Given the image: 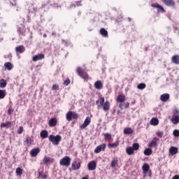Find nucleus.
I'll return each mask as SVG.
<instances>
[{"label": "nucleus", "instance_id": "obj_1", "mask_svg": "<svg viewBox=\"0 0 179 179\" xmlns=\"http://www.w3.org/2000/svg\"><path fill=\"white\" fill-rule=\"evenodd\" d=\"M79 118V114L74 111H69L66 114V119L67 121H72L73 120H78Z\"/></svg>", "mask_w": 179, "mask_h": 179}, {"label": "nucleus", "instance_id": "obj_2", "mask_svg": "<svg viewBox=\"0 0 179 179\" xmlns=\"http://www.w3.org/2000/svg\"><path fill=\"white\" fill-rule=\"evenodd\" d=\"M49 141L50 142H52V145H59V142L62 141V137H61L59 135H50Z\"/></svg>", "mask_w": 179, "mask_h": 179}, {"label": "nucleus", "instance_id": "obj_3", "mask_svg": "<svg viewBox=\"0 0 179 179\" xmlns=\"http://www.w3.org/2000/svg\"><path fill=\"white\" fill-rule=\"evenodd\" d=\"M76 73H78V76L81 77L83 79H85V80H87V79H89V74H87L86 71H84L81 67H78L76 69Z\"/></svg>", "mask_w": 179, "mask_h": 179}, {"label": "nucleus", "instance_id": "obj_4", "mask_svg": "<svg viewBox=\"0 0 179 179\" xmlns=\"http://www.w3.org/2000/svg\"><path fill=\"white\" fill-rule=\"evenodd\" d=\"M60 166H65L66 167H69L71 165V158L70 157H63L59 161Z\"/></svg>", "mask_w": 179, "mask_h": 179}, {"label": "nucleus", "instance_id": "obj_5", "mask_svg": "<svg viewBox=\"0 0 179 179\" xmlns=\"http://www.w3.org/2000/svg\"><path fill=\"white\" fill-rule=\"evenodd\" d=\"M164 5L169 6L170 8H176V2L174 0H161Z\"/></svg>", "mask_w": 179, "mask_h": 179}, {"label": "nucleus", "instance_id": "obj_6", "mask_svg": "<svg viewBox=\"0 0 179 179\" xmlns=\"http://www.w3.org/2000/svg\"><path fill=\"white\" fill-rule=\"evenodd\" d=\"M96 167H97V162H96V161H92L87 164V169L90 171H93L96 170Z\"/></svg>", "mask_w": 179, "mask_h": 179}, {"label": "nucleus", "instance_id": "obj_7", "mask_svg": "<svg viewBox=\"0 0 179 179\" xmlns=\"http://www.w3.org/2000/svg\"><path fill=\"white\" fill-rule=\"evenodd\" d=\"M90 122H92V120H90V117L87 116L85 118L83 124L80 127V129H85V128H86L88 125H90Z\"/></svg>", "mask_w": 179, "mask_h": 179}, {"label": "nucleus", "instance_id": "obj_8", "mask_svg": "<svg viewBox=\"0 0 179 179\" xmlns=\"http://www.w3.org/2000/svg\"><path fill=\"white\" fill-rule=\"evenodd\" d=\"M45 58V55L44 54H38L32 57V61L34 62H37V61H41V59H44Z\"/></svg>", "mask_w": 179, "mask_h": 179}, {"label": "nucleus", "instance_id": "obj_9", "mask_svg": "<svg viewBox=\"0 0 179 179\" xmlns=\"http://www.w3.org/2000/svg\"><path fill=\"white\" fill-rule=\"evenodd\" d=\"M151 6H152V8H157V12H162V13L166 12V10H164V8H163V6L159 5V3H157L151 4Z\"/></svg>", "mask_w": 179, "mask_h": 179}, {"label": "nucleus", "instance_id": "obj_10", "mask_svg": "<svg viewBox=\"0 0 179 179\" xmlns=\"http://www.w3.org/2000/svg\"><path fill=\"white\" fill-rule=\"evenodd\" d=\"M34 142V140L33 139V136H27L26 139L24 140V143L27 145V146H31Z\"/></svg>", "mask_w": 179, "mask_h": 179}, {"label": "nucleus", "instance_id": "obj_11", "mask_svg": "<svg viewBox=\"0 0 179 179\" xmlns=\"http://www.w3.org/2000/svg\"><path fill=\"white\" fill-rule=\"evenodd\" d=\"M169 99H170V94H169L167 93L163 94L160 96V100H161V101H163L164 103L169 101Z\"/></svg>", "mask_w": 179, "mask_h": 179}, {"label": "nucleus", "instance_id": "obj_12", "mask_svg": "<svg viewBox=\"0 0 179 179\" xmlns=\"http://www.w3.org/2000/svg\"><path fill=\"white\" fill-rule=\"evenodd\" d=\"M106 143H103L101 144L100 145H98L94 150L95 153H100L101 150H104V149H106Z\"/></svg>", "mask_w": 179, "mask_h": 179}, {"label": "nucleus", "instance_id": "obj_13", "mask_svg": "<svg viewBox=\"0 0 179 179\" xmlns=\"http://www.w3.org/2000/svg\"><path fill=\"white\" fill-rule=\"evenodd\" d=\"M15 51L16 52H18L19 54H23V52H24V51H26V48H24V46L23 45L17 46L15 48Z\"/></svg>", "mask_w": 179, "mask_h": 179}, {"label": "nucleus", "instance_id": "obj_14", "mask_svg": "<svg viewBox=\"0 0 179 179\" xmlns=\"http://www.w3.org/2000/svg\"><path fill=\"white\" fill-rule=\"evenodd\" d=\"M110 101H106V102H103L101 107L103 110V111H108L110 110Z\"/></svg>", "mask_w": 179, "mask_h": 179}, {"label": "nucleus", "instance_id": "obj_15", "mask_svg": "<svg viewBox=\"0 0 179 179\" xmlns=\"http://www.w3.org/2000/svg\"><path fill=\"white\" fill-rule=\"evenodd\" d=\"M94 86L97 90H101L103 89V83L101 80H97L94 83Z\"/></svg>", "mask_w": 179, "mask_h": 179}, {"label": "nucleus", "instance_id": "obj_16", "mask_svg": "<svg viewBox=\"0 0 179 179\" xmlns=\"http://www.w3.org/2000/svg\"><path fill=\"white\" fill-rule=\"evenodd\" d=\"M157 141H159V138L155 137L153 141L149 143L148 146L149 148H156L157 146Z\"/></svg>", "mask_w": 179, "mask_h": 179}, {"label": "nucleus", "instance_id": "obj_17", "mask_svg": "<svg viewBox=\"0 0 179 179\" xmlns=\"http://www.w3.org/2000/svg\"><path fill=\"white\" fill-rule=\"evenodd\" d=\"M105 101V99L103 96H99V99L96 101V104L98 107H101L103 103Z\"/></svg>", "mask_w": 179, "mask_h": 179}, {"label": "nucleus", "instance_id": "obj_18", "mask_svg": "<svg viewBox=\"0 0 179 179\" xmlns=\"http://www.w3.org/2000/svg\"><path fill=\"white\" fill-rule=\"evenodd\" d=\"M72 170H79L80 169V162H73L71 165Z\"/></svg>", "mask_w": 179, "mask_h": 179}, {"label": "nucleus", "instance_id": "obj_19", "mask_svg": "<svg viewBox=\"0 0 179 179\" xmlns=\"http://www.w3.org/2000/svg\"><path fill=\"white\" fill-rule=\"evenodd\" d=\"M123 134H124V135H132V134H134V129L131 127L124 128Z\"/></svg>", "mask_w": 179, "mask_h": 179}, {"label": "nucleus", "instance_id": "obj_20", "mask_svg": "<svg viewBox=\"0 0 179 179\" xmlns=\"http://www.w3.org/2000/svg\"><path fill=\"white\" fill-rule=\"evenodd\" d=\"M38 153H40V148H34L30 152V155L32 157H36Z\"/></svg>", "mask_w": 179, "mask_h": 179}, {"label": "nucleus", "instance_id": "obj_21", "mask_svg": "<svg viewBox=\"0 0 179 179\" xmlns=\"http://www.w3.org/2000/svg\"><path fill=\"white\" fill-rule=\"evenodd\" d=\"M58 121L57 118L52 117L49 120L48 125L49 127H55L57 124Z\"/></svg>", "mask_w": 179, "mask_h": 179}, {"label": "nucleus", "instance_id": "obj_22", "mask_svg": "<svg viewBox=\"0 0 179 179\" xmlns=\"http://www.w3.org/2000/svg\"><path fill=\"white\" fill-rule=\"evenodd\" d=\"M171 61H172L173 64H175L176 65H178L179 64V55H176L173 56L171 58Z\"/></svg>", "mask_w": 179, "mask_h": 179}, {"label": "nucleus", "instance_id": "obj_23", "mask_svg": "<svg viewBox=\"0 0 179 179\" xmlns=\"http://www.w3.org/2000/svg\"><path fill=\"white\" fill-rule=\"evenodd\" d=\"M171 122L174 125H177V124H179V115H173Z\"/></svg>", "mask_w": 179, "mask_h": 179}, {"label": "nucleus", "instance_id": "obj_24", "mask_svg": "<svg viewBox=\"0 0 179 179\" xmlns=\"http://www.w3.org/2000/svg\"><path fill=\"white\" fill-rule=\"evenodd\" d=\"M40 136L42 139H45L48 136V131L47 130H42L40 133Z\"/></svg>", "mask_w": 179, "mask_h": 179}, {"label": "nucleus", "instance_id": "obj_25", "mask_svg": "<svg viewBox=\"0 0 179 179\" xmlns=\"http://www.w3.org/2000/svg\"><path fill=\"white\" fill-rule=\"evenodd\" d=\"M126 98L123 94H120L117 96V103H124V101H125Z\"/></svg>", "mask_w": 179, "mask_h": 179}, {"label": "nucleus", "instance_id": "obj_26", "mask_svg": "<svg viewBox=\"0 0 179 179\" xmlns=\"http://www.w3.org/2000/svg\"><path fill=\"white\" fill-rule=\"evenodd\" d=\"M119 145H120V142L116 141L115 143H108V147L109 148L114 149V148H117V146H119Z\"/></svg>", "mask_w": 179, "mask_h": 179}, {"label": "nucleus", "instance_id": "obj_27", "mask_svg": "<svg viewBox=\"0 0 179 179\" xmlns=\"http://www.w3.org/2000/svg\"><path fill=\"white\" fill-rule=\"evenodd\" d=\"M100 33H101V36H103V37H108V31H107V30H106V29L101 28L100 29Z\"/></svg>", "mask_w": 179, "mask_h": 179}, {"label": "nucleus", "instance_id": "obj_28", "mask_svg": "<svg viewBox=\"0 0 179 179\" xmlns=\"http://www.w3.org/2000/svg\"><path fill=\"white\" fill-rule=\"evenodd\" d=\"M103 136H104V140L108 141V142H110V141H111V134H109V133H104L103 134Z\"/></svg>", "mask_w": 179, "mask_h": 179}, {"label": "nucleus", "instance_id": "obj_29", "mask_svg": "<svg viewBox=\"0 0 179 179\" xmlns=\"http://www.w3.org/2000/svg\"><path fill=\"white\" fill-rule=\"evenodd\" d=\"M169 152L171 155H176V153L178 152V148L176 147H171Z\"/></svg>", "mask_w": 179, "mask_h": 179}, {"label": "nucleus", "instance_id": "obj_30", "mask_svg": "<svg viewBox=\"0 0 179 179\" xmlns=\"http://www.w3.org/2000/svg\"><path fill=\"white\" fill-rule=\"evenodd\" d=\"M4 67L6 69H8V71H12V68H13V66H12V63L10 62H6L4 64Z\"/></svg>", "mask_w": 179, "mask_h": 179}, {"label": "nucleus", "instance_id": "obj_31", "mask_svg": "<svg viewBox=\"0 0 179 179\" xmlns=\"http://www.w3.org/2000/svg\"><path fill=\"white\" fill-rule=\"evenodd\" d=\"M150 124L151 125H159V119L156 118V117H153L150 120Z\"/></svg>", "mask_w": 179, "mask_h": 179}, {"label": "nucleus", "instance_id": "obj_32", "mask_svg": "<svg viewBox=\"0 0 179 179\" xmlns=\"http://www.w3.org/2000/svg\"><path fill=\"white\" fill-rule=\"evenodd\" d=\"M12 125V122H7L6 123H1V128H9Z\"/></svg>", "mask_w": 179, "mask_h": 179}, {"label": "nucleus", "instance_id": "obj_33", "mask_svg": "<svg viewBox=\"0 0 179 179\" xmlns=\"http://www.w3.org/2000/svg\"><path fill=\"white\" fill-rule=\"evenodd\" d=\"M150 169V166H149V164H144L143 165L142 169H143V173H148V171H149Z\"/></svg>", "mask_w": 179, "mask_h": 179}, {"label": "nucleus", "instance_id": "obj_34", "mask_svg": "<svg viewBox=\"0 0 179 179\" xmlns=\"http://www.w3.org/2000/svg\"><path fill=\"white\" fill-rule=\"evenodd\" d=\"M4 97H6V90H0V100L3 99Z\"/></svg>", "mask_w": 179, "mask_h": 179}, {"label": "nucleus", "instance_id": "obj_35", "mask_svg": "<svg viewBox=\"0 0 179 179\" xmlns=\"http://www.w3.org/2000/svg\"><path fill=\"white\" fill-rule=\"evenodd\" d=\"M119 107H120V108H121V110H123L124 107V108H128V107H129V103L126 102L124 103H120Z\"/></svg>", "mask_w": 179, "mask_h": 179}, {"label": "nucleus", "instance_id": "obj_36", "mask_svg": "<svg viewBox=\"0 0 179 179\" xmlns=\"http://www.w3.org/2000/svg\"><path fill=\"white\" fill-rule=\"evenodd\" d=\"M117 166H118V160L113 159L110 163V167L114 169L115 167H117Z\"/></svg>", "mask_w": 179, "mask_h": 179}, {"label": "nucleus", "instance_id": "obj_37", "mask_svg": "<svg viewBox=\"0 0 179 179\" xmlns=\"http://www.w3.org/2000/svg\"><path fill=\"white\" fill-rule=\"evenodd\" d=\"M76 6H82V1H76V3H73L70 6V8H76Z\"/></svg>", "mask_w": 179, "mask_h": 179}, {"label": "nucleus", "instance_id": "obj_38", "mask_svg": "<svg viewBox=\"0 0 179 179\" xmlns=\"http://www.w3.org/2000/svg\"><path fill=\"white\" fill-rule=\"evenodd\" d=\"M6 85H7L6 80L3 79H1L0 80V87H1V89H3V87H6Z\"/></svg>", "mask_w": 179, "mask_h": 179}, {"label": "nucleus", "instance_id": "obj_39", "mask_svg": "<svg viewBox=\"0 0 179 179\" xmlns=\"http://www.w3.org/2000/svg\"><path fill=\"white\" fill-rule=\"evenodd\" d=\"M146 87V84L145 83H140L137 86V89H139V90H143Z\"/></svg>", "mask_w": 179, "mask_h": 179}, {"label": "nucleus", "instance_id": "obj_40", "mask_svg": "<svg viewBox=\"0 0 179 179\" xmlns=\"http://www.w3.org/2000/svg\"><path fill=\"white\" fill-rule=\"evenodd\" d=\"M151 154H152V149L147 148L144 150V155H145V156H150Z\"/></svg>", "mask_w": 179, "mask_h": 179}, {"label": "nucleus", "instance_id": "obj_41", "mask_svg": "<svg viewBox=\"0 0 179 179\" xmlns=\"http://www.w3.org/2000/svg\"><path fill=\"white\" fill-rule=\"evenodd\" d=\"M126 152H127V155H133L134 154V148H132L131 147H129L128 148H127Z\"/></svg>", "mask_w": 179, "mask_h": 179}, {"label": "nucleus", "instance_id": "obj_42", "mask_svg": "<svg viewBox=\"0 0 179 179\" xmlns=\"http://www.w3.org/2000/svg\"><path fill=\"white\" fill-rule=\"evenodd\" d=\"M15 173L17 176H22V174H23V170L20 168H17Z\"/></svg>", "mask_w": 179, "mask_h": 179}, {"label": "nucleus", "instance_id": "obj_43", "mask_svg": "<svg viewBox=\"0 0 179 179\" xmlns=\"http://www.w3.org/2000/svg\"><path fill=\"white\" fill-rule=\"evenodd\" d=\"M132 149H133L134 150H138V149H139V143H134L133 144Z\"/></svg>", "mask_w": 179, "mask_h": 179}, {"label": "nucleus", "instance_id": "obj_44", "mask_svg": "<svg viewBox=\"0 0 179 179\" xmlns=\"http://www.w3.org/2000/svg\"><path fill=\"white\" fill-rule=\"evenodd\" d=\"M70 84H71V80H69V78H67L64 81V86H68Z\"/></svg>", "mask_w": 179, "mask_h": 179}, {"label": "nucleus", "instance_id": "obj_45", "mask_svg": "<svg viewBox=\"0 0 179 179\" xmlns=\"http://www.w3.org/2000/svg\"><path fill=\"white\" fill-rule=\"evenodd\" d=\"M43 163L45 164H48V163H49V162H50V157H45L43 160Z\"/></svg>", "mask_w": 179, "mask_h": 179}, {"label": "nucleus", "instance_id": "obj_46", "mask_svg": "<svg viewBox=\"0 0 179 179\" xmlns=\"http://www.w3.org/2000/svg\"><path fill=\"white\" fill-rule=\"evenodd\" d=\"M38 176L41 177L42 178L46 179L47 178V175L43 174V173L38 171Z\"/></svg>", "mask_w": 179, "mask_h": 179}, {"label": "nucleus", "instance_id": "obj_47", "mask_svg": "<svg viewBox=\"0 0 179 179\" xmlns=\"http://www.w3.org/2000/svg\"><path fill=\"white\" fill-rule=\"evenodd\" d=\"M59 89V86L57 85H53L52 87V90H58Z\"/></svg>", "mask_w": 179, "mask_h": 179}, {"label": "nucleus", "instance_id": "obj_48", "mask_svg": "<svg viewBox=\"0 0 179 179\" xmlns=\"http://www.w3.org/2000/svg\"><path fill=\"white\" fill-rule=\"evenodd\" d=\"M17 134H19V135L23 134V127H20L19 129L17 130Z\"/></svg>", "mask_w": 179, "mask_h": 179}, {"label": "nucleus", "instance_id": "obj_49", "mask_svg": "<svg viewBox=\"0 0 179 179\" xmlns=\"http://www.w3.org/2000/svg\"><path fill=\"white\" fill-rule=\"evenodd\" d=\"M173 135L175 136H176L177 138H178V136H179V130L175 129L173 131Z\"/></svg>", "mask_w": 179, "mask_h": 179}, {"label": "nucleus", "instance_id": "obj_50", "mask_svg": "<svg viewBox=\"0 0 179 179\" xmlns=\"http://www.w3.org/2000/svg\"><path fill=\"white\" fill-rule=\"evenodd\" d=\"M17 33L20 34V36H24V34H23V33H22V28L19 27L17 29Z\"/></svg>", "mask_w": 179, "mask_h": 179}, {"label": "nucleus", "instance_id": "obj_51", "mask_svg": "<svg viewBox=\"0 0 179 179\" xmlns=\"http://www.w3.org/2000/svg\"><path fill=\"white\" fill-rule=\"evenodd\" d=\"M145 176H148V177H152V171H148L146 173H144Z\"/></svg>", "mask_w": 179, "mask_h": 179}, {"label": "nucleus", "instance_id": "obj_52", "mask_svg": "<svg viewBox=\"0 0 179 179\" xmlns=\"http://www.w3.org/2000/svg\"><path fill=\"white\" fill-rule=\"evenodd\" d=\"M178 114H179L178 110L175 109V110L173 111V115H179Z\"/></svg>", "mask_w": 179, "mask_h": 179}, {"label": "nucleus", "instance_id": "obj_53", "mask_svg": "<svg viewBox=\"0 0 179 179\" xmlns=\"http://www.w3.org/2000/svg\"><path fill=\"white\" fill-rule=\"evenodd\" d=\"M157 136L159 138H163V132H162V131L157 132Z\"/></svg>", "mask_w": 179, "mask_h": 179}, {"label": "nucleus", "instance_id": "obj_54", "mask_svg": "<svg viewBox=\"0 0 179 179\" xmlns=\"http://www.w3.org/2000/svg\"><path fill=\"white\" fill-rule=\"evenodd\" d=\"M13 113V109L9 108V109L8 110V115H12Z\"/></svg>", "mask_w": 179, "mask_h": 179}, {"label": "nucleus", "instance_id": "obj_55", "mask_svg": "<svg viewBox=\"0 0 179 179\" xmlns=\"http://www.w3.org/2000/svg\"><path fill=\"white\" fill-rule=\"evenodd\" d=\"M172 179H179V175H175Z\"/></svg>", "mask_w": 179, "mask_h": 179}, {"label": "nucleus", "instance_id": "obj_56", "mask_svg": "<svg viewBox=\"0 0 179 179\" xmlns=\"http://www.w3.org/2000/svg\"><path fill=\"white\" fill-rule=\"evenodd\" d=\"M81 179H89V176H85V177H84V178H83Z\"/></svg>", "mask_w": 179, "mask_h": 179}, {"label": "nucleus", "instance_id": "obj_57", "mask_svg": "<svg viewBox=\"0 0 179 179\" xmlns=\"http://www.w3.org/2000/svg\"><path fill=\"white\" fill-rule=\"evenodd\" d=\"M43 37L45 38V37H47V35H46V34H43Z\"/></svg>", "mask_w": 179, "mask_h": 179}, {"label": "nucleus", "instance_id": "obj_58", "mask_svg": "<svg viewBox=\"0 0 179 179\" xmlns=\"http://www.w3.org/2000/svg\"><path fill=\"white\" fill-rule=\"evenodd\" d=\"M52 36H55V33H52Z\"/></svg>", "mask_w": 179, "mask_h": 179}, {"label": "nucleus", "instance_id": "obj_59", "mask_svg": "<svg viewBox=\"0 0 179 179\" xmlns=\"http://www.w3.org/2000/svg\"><path fill=\"white\" fill-rule=\"evenodd\" d=\"M65 157H68V156H65Z\"/></svg>", "mask_w": 179, "mask_h": 179}]
</instances>
